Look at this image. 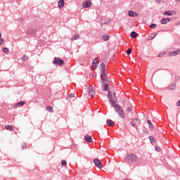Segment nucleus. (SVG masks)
<instances>
[{
    "label": "nucleus",
    "instance_id": "f3484780",
    "mask_svg": "<svg viewBox=\"0 0 180 180\" xmlns=\"http://www.w3.org/2000/svg\"><path fill=\"white\" fill-rule=\"evenodd\" d=\"M101 71L105 72L106 71V65L103 62L100 64Z\"/></svg>",
    "mask_w": 180,
    "mask_h": 180
},
{
    "label": "nucleus",
    "instance_id": "a18cd8bd",
    "mask_svg": "<svg viewBox=\"0 0 180 180\" xmlns=\"http://www.w3.org/2000/svg\"><path fill=\"white\" fill-rule=\"evenodd\" d=\"M176 106H180V101L176 103Z\"/></svg>",
    "mask_w": 180,
    "mask_h": 180
},
{
    "label": "nucleus",
    "instance_id": "7ed1b4c3",
    "mask_svg": "<svg viewBox=\"0 0 180 180\" xmlns=\"http://www.w3.org/2000/svg\"><path fill=\"white\" fill-rule=\"evenodd\" d=\"M110 105L112 107L114 108L115 110H117V109H121L122 106H120L119 104L116 103V101L112 100L109 101Z\"/></svg>",
    "mask_w": 180,
    "mask_h": 180
},
{
    "label": "nucleus",
    "instance_id": "58836bf2",
    "mask_svg": "<svg viewBox=\"0 0 180 180\" xmlns=\"http://www.w3.org/2000/svg\"><path fill=\"white\" fill-rule=\"evenodd\" d=\"M61 164L62 165H67V161L63 160L61 161Z\"/></svg>",
    "mask_w": 180,
    "mask_h": 180
},
{
    "label": "nucleus",
    "instance_id": "ddd939ff",
    "mask_svg": "<svg viewBox=\"0 0 180 180\" xmlns=\"http://www.w3.org/2000/svg\"><path fill=\"white\" fill-rule=\"evenodd\" d=\"M91 1L87 0L85 2H84L83 6L84 8H91Z\"/></svg>",
    "mask_w": 180,
    "mask_h": 180
},
{
    "label": "nucleus",
    "instance_id": "cd10ccee",
    "mask_svg": "<svg viewBox=\"0 0 180 180\" xmlns=\"http://www.w3.org/2000/svg\"><path fill=\"white\" fill-rule=\"evenodd\" d=\"M148 124L149 125L150 129H154V127H153V123H151V120H148L147 121Z\"/></svg>",
    "mask_w": 180,
    "mask_h": 180
},
{
    "label": "nucleus",
    "instance_id": "79ce46f5",
    "mask_svg": "<svg viewBox=\"0 0 180 180\" xmlns=\"http://www.w3.org/2000/svg\"><path fill=\"white\" fill-rule=\"evenodd\" d=\"M155 36H157V34L153 33V34H152L151 39H154V38L155 37Z\"/></svg>",
    "mask_w": 180,
    "mask_h": 180
},
{
    "label": "nucleus",
    "instance_id": "c756f323",
    "mask_svg": "<svg viewBox=\"0 0 180 180\" xmlns=\"http://www.w3.org/2000/svg\"><path fill=\"white\" fill-rule=\"evenodd\" d=\"M79 39V35H78V34H77L74 35V37H72V41L77 40V39Z\"/></svg>",
    "mask_w": 180,
    "mask_h": 180
},
{
    "label": "nucleus",
    "instance_id": "f03ea898",
    "mask_svg": "<svg viewBox=\"0 0 180 180\" xmlns=\"http://www.w3.org/2000/svg\"><path fill=\"white\" fill-rule=\"evenodd\" d=\"M53 64L54 65H64V60L60 58H54Z\"/></svg>",
    "mask_w": 180,
    "mask_h": 180
},
{
    "label": "nucleus",
    "instance_id": "ea45409f",
    "mask_svg": "<svg viewBox=\"0 0 180 180\" xmlns=\"http://www.w3.org/2000/svg\"><path fill=\"white\" fill-rule=\"evenodd\" d=\"M21 147H22V148H26V143H22L21 144Z\"/></svg>",
    "mask_w": 180,
    "mask_h": 180
},
{
    "label": "nucleus",
    "instance_id": "4468645a",
    "mask_svg": "<svg viewBox=\"0 0 180 180\" xmlns=\"http://www.w3.org/2000/svg\"><path fill=\"white\" fill-rule=\"evenodd\" d=\"M106 124L109 127H113L115 126V122L112 120H107Z\"/></svg>",
    "mask_w": 180,
    "mask_h": 180
},
{
    "label": "nucleus",
    "instance_id": "6e6552de",
    "mask_svg": "<svg viewBox=\"0 0 180 180\" xmlns=\"http://www.w3.org/2000/svg\"><path fill=\"white\" fill-rule=\"evenodd\" d=\"M99 59L98 58H94L92 62V70H96V67H98V64H99Z\"/></svg>",
    "mask_w": 180,
    "mask_h": 180
},
{
    "label": "nucleus",
    "instance_id": "2eb2a0df",
    "mask_svg": "<svg viewBox=\"0 0 180 180\" xmlns=\"http://www.w3.org/2000/svg\"><path fill=\"white\" fill-rule=\"evenodd\" d=\"M174 14V11H166L163 13L165 16H172Z\"/></svg>",
    "mask_w": 180,
    "mask_h": 180
},
{
    "label": "nucleus",
    "instance_id": "3c124183",
    "mask_svg": "<svg viewBox=\"0 0 180 180\" xmlns=\"http://www.w3.org/2000/svg\"><path fill=\"white\" fill-rule=\"evenodd\" d=\"M143 131H144L145 133H147V131H146V130H143Z\"/></svg>",
    "mask_w": 180,
    "mask_h": 180
},
{
    "label": "nucleus",
    "instance_id": "f8f14e48",
    "mask_svg": "<svg viewBox=\"0 0 180 180\" xmlns=\"http://www.w3.org/2000/svg\"><path fill=\"white\" fill-rule=\"evenodd\" d=\"M84 140L86 143H92V136L89 135L84 136Z\"/></svg>",
    "mask_w": 180,
    "mask_h": 180
},
{
    "label": "nucleus",
    "instance_id": "412c9836",
    "mask_svg": "<svg viewBox=\"0 0 180 180\" xmlns=\"http://www.w3.org/2000/svg\"><path fill=\"white\" fill-rule=\"evenodd\" d=\"M108 98L109 99V101H112L113 99V96H112V94H110V89H109V91H108Z\"/></svg>",
    "mask_w": 180,
    "mask_h": 180
},
{
    "label": "nucleus",
    "instance_id": "9d476101",
    "mask_svg": "<svg viewBox=\"0 0 180 180\" xmlns=\"http://www.w3.org/2000/svg\"><path fill=\"white\" fill-rule=\"evenodd\" d=\"M171 22V18H162L160 20L161 25H167V23H169Z\"/></svg>",
    "mask_w": 180,
    "mask_h": 180
},
{
    "label": "nucleus",
    "instance_id": "5701e85b",
    "mask_svg": "<svg viewBox=\"0 0 180 180\" xmlns=\"http://www.w3.org/2000/svg\"><path fill=\"white\" fill-rule=\"evenodd\" d=\"M134 13H136V12H134L133 11H129L128 12V15L130 18H134Z\"/></svg>",
    "mask_w": 180,
    "mask_h": 180
},
{
    "label": "nucleus",
    "instance_id": "39448f33",
    "mask_svg": "<svg viewBox=\"0 0 180 180\" xmlns=\"http://www.w3.org/2000/svg\"><path fill=\"white\" fill-rule=\"evenodd\" d=\"M115 112H117V113H118L120 117H121L122 119H124V117L126 116V113H124V111L123 110L122 107H121V108L115 110Z\"/></svg>",
    "mask_w": 180,
    "mask_h": 180
},
{
    "label": "nucleus",
    "instance_id": "8fccbe9b",
    "mask_svg": "<svg viewBox=\"0 0 180 180\" xmlns=\"http://www.w3.org/2000/svg\"><path fill=\"white\" fill-rule=\"evenodd\" d=\"M176 2H180V0H176Z\"/></svg>",
    "mask_w": 180,
    "mask_h": 180
},
{
    "label": "nucleus",
    "instance_id": "f257e3e1",
    "mask_svg": "<svg viewBox=\"0 0 180 180\" xmlns=\"http://www.w3.org/2000/svg\"><path fill=\"white\" fill-rule=\"evenodd\" d=\"M101 79L104 91L109 92V80L108 79V76H106V71H101Z\"/></svg>",
    "mask_w": 180,
    "mask_h": 180
},
{
    "label": "nucleus",
    "instance_id": "a211bd4d",
    "mask_svg": "<svg viewBox=\"0 0 180 180\" xmlns=\"http://www.w3.org/2000/svg\"><path fill=\"white\" fill-rule=\"evenodd\" d=\"M130 37H131L132 39H136V37H137V32H136L135 31H132L130 33Z\"/></svg>",
    "mask_w": 180,
    "mask_h": 180
},
{
    "label": "nucleus",
    "instance_id": "1a4fd4ad",
    "mask_svg": "<svg viewBox=\"0 0 180 180\" xmlns=\"http://www.w3.org/2000/svg\"><path fill=\"white\" fill-rule=\"evenodd\" d=\"M180 53V49H177L176 51H174L173 52H170L169 53V57H175V56H178Z\"/></svg>",
    "mask_w": 180,
    "mask_h": 180
},
{
    "label": "nucleus",
    "instance_id": "603ef678",
    "mask_svg": "<svg viewBox=\"0 0 180 180\" xmlns=\"http://www.w3.org/2000/svg\"><path fill=\"white\" fill-rule=\"evenodd\" d=\"M157 2H160V0H158Z\"/></svg>",
    "mask_w": 180,
    "mask_h": 180
},
{
    "label": "nucleus",
    "instance_id": "bb28decb",
    "mask_svg": "<svg viewBox=\"0 0 180 180\" xmlns=\"http://www.w3.org/2000/svg\"><path fill=\"white\" fill-rule=\"evenodd\" d=\"M102 39L104 41H108L109 40V35H103Z\"/></svg>",
    "mask_w": 180,
    "mask_h": 180
},
{
    "label": "nucleus",
    "instance_id": "c9c22d12",
    "mask_svg": "<svg viewBox=\"0 0 180 180\" xmlns=\"http://www.w3.org/2000/svg\"><path fill=\"white\" fill-rule=\"evenodd\" d=\"M162 56H165V52H160L159 53V54L158 55V57H162Z\"/></svg>",
    "mask_w": 180,
    "mask_h": 180
},
{
    "label": "nucleus",
    "instance_id": "393cba45",
    "mask_svg": "<svg viewBox=\"0 0 180 180\" xmlns=\"http://www.w3.org/2000/svg\"><path fill=\"white\" fill-rule=\"evenodd\" d=\"M150 141L151 144H155V140L154 139V137L153 136H149Z\"/></svg>",
    "mask_w": 180,
    "mask_h": 180
},
{
    "label": "nucleus",
    "instance_id": "a19ab883",
    "mask_svg": "<svg viewBox=\"0 0 180 180\" xmlns=\"http://www.w3.org/2000/svg\"><path fill=\"white\" fill-rule=\"evenodd\" d=\"M155 150H156V151L160 152V151H161V148L157 146V147L155 148Z\"/></svg>",
    "mask_w": 180,
    "mask_h": 180
},
{
    "label": "nucleus",
    "instance_id": "dca6fc26",
    "mask_svg": "<svg viewBox=\"0 0 180 180\" xmlns=\"http://www.w3.org/2000/svg\"><path fill=\"white\" fill-rule=\"evenodd\" d=\"M176 88V83H172L168 86V89L170 91H174Z\"/></svg>",
    "mask_w": 180,
    "mask_h": 180
},
{
    "label": "nucleus",
    "instance_id": "4c0bfd02",
    "mask_svg": "<svg viewBox=\"0 0 180 180\" xmlns=\"http://www.w3.org/2000/svg\"><path fill=\"white\" fill-rule=\"evenodd\" d=\"M134 119H135V122H137V123L139 124H140V123H141V121H140V119H139V118H134Z\"/></svg>",
    "mask_w": 180,
    "mask_h": 180
},
{
    "label": "nucleus",
    "instance_id": "473e14b6",
    "mask_svg": "<svg viewBox=\"0 0 180 180\" xmlns=\"http://www.w3.org/2000/svg\"><path fill=\"white\" fill-rule=\"evenodd\" d=\"M3 53H6V54L9 53V49L4 47L3 48Z\"/></svg>",
    "mask_w": 180,
    "mask_h": 180
},
{
    "label": "nucleus",
    "instance_id": "c03bdc74",
    "mask_svg": "<svg viewBox=\"0 0 180 180\" xmlns=\"http://www.w3.org/2000/svg\"><path fill=\"white\" fill-rule=\"evenodd\" d=\"M137 16H139V13H134V18H137Z\"/></svg>",
    "mask_w": 180,
    "mask_h": 180
},
{
    "label": "nucleus",
    "instance_id": "0eeeda50",
    "mask_svg": "<svg viewBox=\"0 0 180 180\" xmlns=\"http://www.w3.org/2000/svg\"><path fill=\"white\" fill-rule=\"evenodd\" d=\"M87 92L91 98H94V96H95V91H94V86H89L88 87Z\"/></svg>",
    "mask_w": 180,
    "mask_h": 180
},
{
    "label": "nucleus",
    "instance_id": "f704fd0d",
    "mask_svg": "<svg viewBox=\"0 0 180 180\" xmlns=\"http://www.w3.org/2000/svg\"><path fill=\"white\" fill-rule=\"evenodd\" d=\"M126 53L127 56H130L131 54V49H128Z\"/></svg>",
    "mask_w": 180,
    "mask_h": 180
},
{
    "label": "nucleus",
    "instance_id": "4be33fe9",
    "mask_svg": "<svg viewBox=\"0 0 180 180\" xmlns=\"http://www.w3.org/2000/svg\"><path fill=\"white\" fill-rule=\"evenodd\" d=\"M27 33V34H34V33H36V30H34L33 29L28 30Z\"/></svg>",
    "mask_w": 180,
    "mask_h": 180
},
{
    "label": "nucleus",
    "instance_id": "72a5a7b5",
    "mask_svg": "<svg viewBox=\"0 0 180 180\" xmlns=\"http://www.w3.org/2000/svg\"><path fill=\"white\" fill-rule=\"evenodd\" d=\"M46 110H47L48 112H53V107H51V106H47V107H46Z\"/></svg>",
    "mask_w": 180,
    "mask_h": 180
},
{
    "label": "nucleus",
    "instance_id": "b1692460",
    "mask_svg": "<svg viewBox=\"0 0 180 180\" xmlns=\"http://www.w3.org/2000/svg\"><path fill=\"white\" fill-rule=\"evenodd\" d=\"M6 129L12 131V130H13V127L12 125H6Z\"/></svg>",
    "mask_w": 180,
    "mask_h": 180
},
{
    "label": "nucleus",
    "instance_id": "2f4dec72",
    "mask_svg": "<svg viewBox=\"0 0 180 180\" xmlns=\"http://www.w3.org/2000/svg\"><path fill=\"white\" fill-rule=\"evenodd\" d=\"M131 124L133 126V127H136V120H135V118L132 119V121L131 122Z\"/></svg>",
    "mask_w": 180,
    "mask_h": 180
},
{
    "label": "nucleus",
    "instance_id": "6ab92c4d",
    "mask_svg": "<svg viewBox=\"0 0 180 180\" xmlns=\"http://www.w3.org/2000/svg\"><path fill=\"white\" fill-rule=\"evenodd\" d=\"M25 103L26 102L25 101H20L15 105V107L18 108V106H23Z\"/></svg>",
    "mask_w": 180,
    "mask_h": 180
},
{
    "label": "nucleus",
    "instance_id": "c85d7f7f",
    "mask_svg": "<svg viewBox=\"0 0 180 180\" xmlns=\"http://www.w3.org/2000/svg\"><path fill=\"white\" fill-rule=\"evenodd\" d=\"M149 27H150V29H155L157 27V24L155 23L150 24Z\"/></svg>",
    "mask_w": 180,
    "mask_h": 180
},
{
    "label": "nucleus",
    "instance_id": "de8ad7c7",
    "mask_svg": "<svg viewBox=\"0 0 180 180\" xmlns=\"http://www.w3.org/2000/svg\"><path fill=\"white\" fill-rule=\"evenodd\" d=\"M20 20H21V21H23V18H20Z\"/></svg>",
    "mask_w": 180,
    "mask_h": 180
},
{
    "label": "nucleus",
    "instance_id": "49530a36",
    "mask_svg": "<svg viewBox=\"0 0 180 180\" xmlns=\"http://www.w3.org/2000/svg\"><path fill=\"white\" fill-rule=\"evenodd\" d=\"M107 23H110V20H108L107 21Z\"/></svg>",
    "mask_w": 180,
    "mask_h": 180
},
{
    "label": "nucleus",
    "instance_id": "e433bc0d",
    "mask_svg": "<svg viewBox=\"0 0 180 180\" xmlns=\"http://www.w3.org/2000/svg\"><path fill=\"white\" fill-rule=\"evenodd\" d=\"M132 109H133V108H132L131 106L127 107V111H128V112H131Z\"/></svg>",
    "mask_w": 180,
    "mask_h": 180
},
{
    "label": "nucleus",
    "instance_id": "20e7f679",
    "mask_svg": "<svg viewBox=\"0 0 180 180\" xmlns=\"http://www.w3.org/2000/svg\"><path fill=\"white\" fill-rule=\"evenodd\" d=\"M127 160L128 161H130L131 162H133L134 161L137 160V158L136 157V155L131 153V154H128L126 157Z\"/></svg>",
    "mask_w": 180,
    "mask_h": 180
},
{
    "label": "nucleus",
    "instance_id": "a878e982",
    "mask_svg": "<svg viewBox=\"0 0 180 180\" xmlns=\"http://www.w3.org/2000/svg\"><path fill=\"white\" fill-rule=\"evenodd\" d=\"M1 37H2V34L0 33V46H2L5 43V39Z\"/></svg>",
    "mask_w": 180,
    "mask_h": 180
},
{
    "label": "nucleus",
    "instance_id": "423d86ee",
    "mask_svg": "<svg viewBox=\"0 0 180 180\" xmlns=\"http://www.w3.org/2000/svg\"><path fill=\"white\" fill-rule=\"evenodd\" d=\"M94 162L97 168H99L100 169L103 168V165H102L101 160H99L98 158L94 159Z\"/></svg>",
    "mask_w": 180,
    "mask_h": 180
},
{
    "label": "nucleus",
    "instance_id": "9b49d317",
    "mask_svg": "<svg viewBox=\"0 0 180 180\" xmlns=\"http://www.w3.org/2000/svg\"><path fill=\"white\" fill-rule=\"evenodd\" d=\"M64 5H65V1H64V0H60L58 2V6L60 9H63V8H64Z\"/></svg>",
    "mask_w": 180,
    "mask_h": 180
},
{
    "label": "nucleus",
    "instance_id": "37998d69",
    "mask_svg": "<svg viewBox=\"0 0 180 180\" xmlns=\"http://www.w3.org/2000/svg\"><path fill=\"white\" fill-rule=\"evenodd\" d=\"M69 98H70L71 99L72 98H74V94H69Z\"/></svg>",
    "mask_w": 180,
    "mask_h": 180
},
{
    "label": "nucleus",
    "instance_id": "aec40b11",
    "mask_svg": "<svg viewBox=\"0 0 180 180\" xmlns=\"http://www.w3.org/2000/svg\"><path fill=\"white\" fill-rule=\"evenodd\" d=\"M174 83L179 82L180 81V77L179 75H175L174 78Z\"/></svg>",
    "mask_w": 180,
    "mask_h": 180
},
{
    "label": "nucleus",
    "instance_id": "7c9ffc66",
    "mask_svg": "<svg viewBox=\"0 0 180 180\" xmlns=\"http://www.w3.org/2000/svg\"><path fill=\"white\" fill-rule=\"evenodd\" d=\"M28 58H29V57H28L27 56L24 55V56H22V61H27Z\"/></svg>",
    "mask_w": 180,
    "mask_h": 180
},
{
    "label": "nucleus",
    "instance_id": "09e8293b",
    "mask_svg": "<svg viewBox=\"0 0 180 180\" xmlns=\"http://www.w3.org/2000/svg\"><path fill=\"white\" fill-rule=\"evenodd\" d=\"M114 96H116V93L115 92H114Z\"/></svg>",
    "mask_w": 180,
    "mask_h": 180
}]
</instances>
